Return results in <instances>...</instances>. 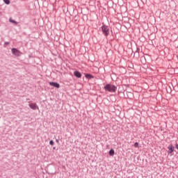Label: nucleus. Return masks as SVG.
Instances as JSON below:
<instances>
[{"instance_id":"nucleus-12","label":"nucleus","mask_w":178,"mask_h":178,"mask_svg":"<svg viewBox=\"0 0 178 178\" xmlns=\"http://www.w3.org/2000/svg\"><path fill=\"white\" fill-rule=\"evenodd\" d=\"M134 147H135V148H138V142H136L134 143Z\"/></svg>"},{"instance_id":"nucleus-4","label":"nucleus","mask_w":178,"mask_h":178,"mask_svg":"<svg viewBox=\"0 0 178 178\" xmlns=\"http://www.w3.org/2000/svg\"><path fill=\"white\" fill-rule=\"evenodd\" d=\"M12 54H13V55H15V56H20V51H19L16 48L12 49Z\"/></svg>"},{"instance_id":"nucleus-9","label":"nucleus","mask_w":178,"mask_h":178,"mask_svg":"<svg viewBox=\"0 0 178 178\" xmlns=\"http://www.w3.org/2000/svg\"><path fill=\"white\" fill-rule=\"evenodd\" d=\"M113 155H115V150L113 149H111L109 151V156H113Z\"/></svg>"},{"instance_id":"nucleus-3","label":"nucleus","mask_w":178,"mask_h":178,"mask_svg":"<svg viewBox=\"0 0 178 178\" xmlns=\"http://www.w3.org/2000/svg\"><path fill=\"white\" fill-rule=\"evenodd\" d=\"M168 155L173 154V152H175V147L172 145H169L168 147Z\"/></svg>"},{"instance_id":"nucleus-14","label":"nucleus","mask_w":178,"mask_h":178,"mask_svg":"<svg viewBox=\"0 0 178 178\" xmlns=\"http://www.w3.org/2000/svg\"><path fill=\"white\" fill-rule=\"evenodd\" d=\"M4 44H5V45H9L10 43H9V42H6Z\"/></svg>"},{"instance_id":"nucleus-5","label":"nucleus","mask_w":178,"mask_h":178,"mask_svg":"<svg viewBox=\"0 0 178 178\" xmlns=\"http://www.w3.org/2000/svg\"><path fill=\"white\" fill-rule=\"evenodd\" d=\"M49 85L56 88H60V85L58 82H49Z\"/></svg>"},{"instance_id":"nucleus-15","label":"nucleus","mask_w":178,"mask_h":178,"mask_svg":"<svg viewBox=\"0 0 178 178\" xmlns=\"http://www.w3.org/2000/svg\"><path fill=\"white\" fill-rule=\"evenodd\" d=\"M54 149H56V147H53Z\"/></svg>"},{"instance_id":"nucleus-10","label":"nucleus","mask_w":178,"mask_h":178,"mask_svg":"<svg viewBox=\"0 0 178 178\" xmlns=\"http://www.w3.org/2000/svg\"><path fill=\"white\" fill-rule=\"evenodd\" d=\"M9 22H10V23H13L14 24H17V22H16V21L14 20V19H12V18H10V19H9Z\"/></svg>"},{"instance_id":"nucleus-2","label":"nucleus","mask_w":178,"mask_h":178,"mask_svg":"<svg viewBox=\"0 0 178 178\" xmlns=\"http://www.w3.org/2000/svg\"><path fill=\"white\" fill-rule=\"evenodd\" d=\"M102 31L105 37H108L109 35V27L108 26L104 24L102 26Z\"/></svg>"},{"instance_id":"nucleus-8","label":"nucleus","mask_w":178,"mask_h":178,"mask_svg":"<svg viewBox=\"0 0 178 178\" xmlns=\"http://www.w3.org/2000/svg\"><path fill=\"white\" fill-rule=\"evenodd\" d=\"M29 106L31 109H34V110L37 109V104H35L31 103L29 104Z\"/></svg>"},{"instance_id":"nucleus-6","label":"nucleus","mask_w":178,"mask_h":178,"mask_svg":"<svg viewBox=\"0 0 178 178\" xmlns=\"http://www.w3.org/2000/svg\"><path fill=\"white\" fill-rule=\"evenodd\" d=\"M74 76H75V77H77V79H81V73L79 71H74Z\"/></svg>"},{"instance_id":"nucleus-7","label":"nucleus","mask_w":178,"mask_h":178,"mask_svg":"<svg viewBox=\"0 0 178 178\" xmlns=\"http://www.w3.org/2000/svg\"><path fill=\"white\" fill-rule=\"evenodd\" d=\"M85 77H86V79H88V80H91V79H94V76H92L90 74H86Z\"/></svg>"},{"instance_id":"nucleus-1","label":"nucleus","mask_w":178,"mask_h":178,"mask_svg":"<svg viewBox=\"0 0 178 178\" xmlns=\"http://www.w3.org/2000/svg\"><path fill=\"white\" fill-rule=\"evenodd\" d=\"M104 88L105 91H108V92H116V90H118V87L110 83H107Z\"/></svg>"},{"instance_id":"nucleus-11","label":"nucleus","mask_w":178,"mask_h":178,"mask_svg":"<svg viewBox=\"0 0 178 178\" xmlns=\"http://www.w3.org/2000/svg\"><path fill=\"white\" fill-rule=\"evenodd\" d=\"M3 2L6 3V5H9L10 3V0H3Z\"/></svg>"},{"instance_id":"nucleus-13","label":"nucleus","mask_w":178,"mask_h":178,"mask_svg":"<svg viewBox=\"0 0 178 178\" xmlns=\"http://www.w3.org/2000/svg\"><path fill=\"white\" fill-rule=\"evenodd\" d=\"M49 144H50V145H54V144H55V143L54 142V140H50L49 141Z\"/></svg>"}]
</instances>
